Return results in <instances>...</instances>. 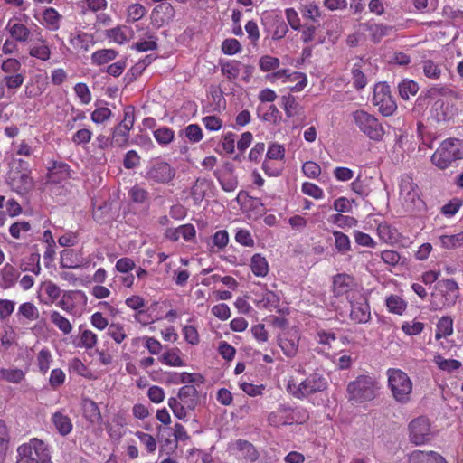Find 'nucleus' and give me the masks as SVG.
Segmentation results:
<instances>
[{"label": "nucleus", "instance_id": "1", "mask_svg": "<svg viewBox=\"0 0 463 463\" xmlns=\"http://www.w3.org/2000/svg\"><path fill=\"white\" fill-rule=\"evenodd\" d=\"M463 159V140L447 138L431 156V162L438 168L444 170Z\"/></svg>", "mask_w": 463, "mask_h": 463}, {"label": "nucleus", "instance_id": "2", "mask_svg": "<svg viewBox=\"0 0 463 463\" xmlns=\"http://www.w3.org/2000/svg\"><path fill=\"white\" fill-rule=\"evenodd\" d=\"M16 463H52L50 448L43 440L33 438L18 447Z\"/></svg>", "mask_w": 463, "mask_h": 463}, {"label": "nucleus", "instance_id": "3", "mask_svg": "<svg viewBox=\"0 0 463 463\" xmlns=\"http://www.w3.org/2000/svg\"><path fill=\"white\" fill-rule=\"evenodd\" d=\"M377 389V383L371 376L359 375L347 385L348 401L354 403L372 401L376 397Z\"/></svg>", "mask_w": 463, "mask_h": 463}, {"label": "nucleus", "instance_id": "4", "mask_svg": "<svg viewBox=\"0 0 463 463\" xmlns=\"http://www.w3.org/2000/svg\"><path fill=\"white\" fill-rule=\"evenodd\" d=\"M8 183L19 194L29 192L33 187V180L30 176L29 164L19 158H12L10 171L8 173Z\"/></svg>", "mask_w": 463, "mask_h": 463}, {"label": "nucleus", "instance_id": "5", "mask_svg": "<svg viewBox=\"0 0 463 463\" xmlns=\"http://www.w3.org/2000/svg\"><path fill=\"white\" fill-rule=\"evenodd\" d=\"M387 376L388 387L393 399L401 404L408 403L412 392V382L407 373L400 369L390 368Z\"/></svg>", "mask_w": 463, "mask_h": 463}, {"label": "nucleus", "instance_id": "6", "mask_svg": "<svg viewBox=\"0 0 463 463\" xmlns=\"http://www.w3.org/2000/svg\"><path fill=\"white\" fill-rule=\"evenodd\" d=\"M198 403V392L193 385H184L179 389L177 398L168 399V406L179 420L187 416L188 411H194Z\"/></svg>", "mask_w": 463, "mask_h": 463}, {"label": "nucleus", "instance_id": "7", "mask_svg": "<svg viewBox=\"0 0 463 463\" xmlns=\"http://www.w3.org/2000/svg\"><path fill=\"white\" fill-rule=\"evenodd\" d=\"M352 117L355 126L370 139L374 141L382 140L384 129L373 115L363 109H358L352 113Z\"/></svg>", "mask_w": 463, "mask_h": 463}, {"label": "nucleus", "instance_id": "8", "mask_svg": "<svg viewBox=\"0 0 463 463\" xmlns=\"http://www.w3.org/2000/svg\"><path fill=\"white\" fill-rule=\"evenodd\" d=\"M175 176V169L167 162L156 159L146 167L145 178L156 184H169Z\"/></svg>", "mask_w": 463, "mask_h": 463}, {"label": "nucleus", "instance_id": "9", "mask_svg": "<svg viewBox=\"0 0 463 463\" xmlns=\"http://www.w3.org/2000/svg\"><path fill=\"white\" fill-rule=\"evenodd\" d=\"M373 104L378 108L383 116H391L397 109L396 102L391 94L390 86L385 82H379L374 86Z\"/></svg>", "mask_w": 463, "mask_h": 463}, {"label": "nucleus", "instance_id": "10", "mask_svg": "<svg viewBox=\"0 0 463 463\" xmlns=\"http://www.w3.org/2000/svg\"><path fill=\"white\" fill-rule=\"evenodd\" d=\"M400 200L407 213L420 209L422 201L419 196L418 186L410 177L402 178L400 184Z\"/></svg>", "mask_w": 463, "mask_h": 463}, {"label": "nucleus", "instance_id": "11", "mask_svg": "<svg viewBox=\"0 0 463 463\" xmlns=\"http://www.w3.org/2000/svg\"><path fill=\"white\" fill-rule=\"evenodd\" d=\"M433 438L430 420L425 416H420L412 420L409 424L410 441L416 446L430 442Z\"/></svg>", "mask_w": 463, "mask_h": 463}, {"label": "nucleus", "instance_id": "12", "mask_svg": "<svg viewBox=\"0 0 463 463\" xmlns=\"http://www.w3.org/2000/svg\"><path fill=\"white\" fill-rule=\"evenodd\" d=\"M326 387V379L322 374L314 373L299 383L298 387L292 392V395L302 399L315 392H322Z\"/></svg>", "mask_w": 463, "mask_h": 463}, {"label": "nucleus", "instance_id": "13", "mask_svg": "<svg viewBox=\"0 0 463 463\" xmlns=\"http://www.w3.org/2000/svg\"><path fill=\"white\" fill-rule=\"evenodd\" d=\"M86 295L81 290H67L61 293V296L59 301L56 303V306L68 314L72 315L75 313L76 301H86Z\"/></svg>", "mask_w": 463, "mask_h": 463}, {"label": "nucleus", "instance_id": "14", "mask_svg": "<svg viewBox=\"0 0 463 463\" xmlns=\"http://www.w3.org/2000/svg\"><path fill=\"white\" fill-rule=\"evenodd\" d=\"M80 250L66 249L61 251L60 265L63 269H79L85 265Z\"/></svg>", "mask_w": 463, "mask_h": 463}, {"label": "nucleus", "instance_id": "15", "mask_svg": "<svg viewBox=\"0 0 463 463\" xmlns=\"http://www.w3.org/2000/svg\"><path fill=\"white\" fill-rule=\"evenodd\" d=\"M356 286L353 276L346 273H339L333 277L332 289L335 296H343L351 291Z\"/></svg>", "mask_w": 463, "mask_h": 463}, {"label": "nucleus", "instance_id": "16", "mask_svg": "<svg viewBox=\"0 0 463 463\" xmlns=\"http://www.w3.org/2000/svg\"><path fill=\"white\" fill-rule=\"evenodd\" d=\"M350 318L356 323H367L370 320V307L364 297L356 302H351Z\"/></svg>", "mask_w": 463, "mask_h": 463}, {"label": "nucleus", "instance_id": "17", "mask_svg": "<svg viewBox=\"0 0 463 463\" xmlns=\"http://www.w3.org/2000/svg\"><path fill=\"white\" fill-rule=\"evenodd\" d=\"M69 43L78 52H86L94 45L95 41L92 34L77 32L71 33Z\"/></svg>", "mask_w": 463, "mask_h": 463}, {"label": "nucleus", "instance_id": "18", "mask_svg": "<svg viewBox=\"0 0 463 463\" xmlns=\"http://www.w3.org/2000/svg\"><path fill=\"white\" fill-rule=\"evenodd\" d=\"M408 463H448V461L436 451L414 450L409 455Z\"/></svg>", "mask_w": 463, "mask_h": 463}, {"label": "nucleus", "instance_id": "19", "mask_svg": "<svg viewBox=\"0 0 463 463\" xmlns=\"http://www.w3.org/2000/svg\"><path fill=\"white\" fill-rule=\"evenodd\" d=\"M196 231L193 224H184L177 228H168L165 232L166 239L171 241H177L180 238L189 241L195 237Z\"/></svg>", "mask_w": 463, "mask_h": 463}, {"label": "nucleus", "instance_id": "20", "mask_svg": "<svg viewBox=\"0 0 463 463\" xmlns=\"http://www.w3.org/2000/svg\"><path fill=\"white\" fill-rule=\"evenodd\" d=\"M431 111L437 121L449 120L455 115V109L449 101L438 99L432 105Z\"/></svg>", "mask_w": 463, "mask_h": 463}, {"label": "nucleus", "instance_id": "21", "mask_svg": "<svg viewBox=\"0 0 463 463\" xmlns=\"http://www.w3.org/2000/svg\"><path fill=\"white\" fill-rule=\"evenodd\" d=\"M232 449L237 451V456L239 458H244L247 461L254 462L259 458V453L254 446L247 440H236L232 445Z\"/></svg>", "mask_w": 463, "mask_h": 463}, {"label": "nucleus", "instance_id": "22", "mask_svg": "<svg viewBox=\"0 0 463 463\" xmlns=\"http://www.w3.org/2000/svg\"><path fill=\"white\" fill-rule=\"evenodd\" d=\"M51 421L58 433L61 436H67L72 430V421L63 411H55L51 417Z\"/></svg>", "mask_w": 463, "mask_h": 463}, {"label": "nucleus", "instance_id": "23", "mask_svg": "<svg viewBox=\"0 0 463 463\" xmlns=\"http://www.w3.org/2000/svg\"><path fill=\"white\" fill-rule=\"evenodd\" d=\"M106 37L118 44H125L133 38V30L127 25H118L106 31Z\"/></svg>", "mask_w": 463, "mask_h": 463}, {"label": "nucleus", "instance_id": "24", "mask_svg": "<svg viewBox=\"0 0 463 463\" xmlns=\"http://www.w3.org/2000/svg\"><path fill=\"white\" fill-rule=\"evenodd\" d=\"M15 316L24 324L37 320L40 317V312L33 302H24L18 307Z\"/></svg>", "mask_w": 463, "mask_h": 463}, {"label": "nucleus", "instance_id": "25", "mask_svg": "<svg viewBox=\"0 0 463 463\" xmlns=\"http://www.w3.org/2000/svg\"><path fill=\"white\" fill-rule=\"evenodd\" d=\"M5 29L8 31L11 37L16 42L26 43L30 39L31 31L25 24L22 23H14L10 20L7 23Z\"/></svg>", "mask_w": 463, "mask_h": 463}, {"label": "nucleus", "instance_id": "26", "mask_svg": "<svg viewBox=\"0 0 463 463\" xmlns=\"http://www.w3.org/2000/svg\"><path fill=\"white\" fill-rule=\"evenodd\" d=\"M174 16L175 8L169 3L157 5L152 12V18L158 24L169 23Z\"/></svg>", "mask_w": 463, "mask_h": 463}, {"label": "nucleus", "instance_id": "27", "mask_svg": "<svg viewBox=\"0 0 463 463\" xmlns=\"http://www.w3.org/2000/svg\"><path fill=\"white\" fill-rule=\"evenodd\" d=\"M126 424V419L123 415H115L106 427L109 438L115 441L120 440L125 433L124 427Z\"/></svg>", "mask_w": 463, "mask_h": 463}, {"label": "nucleus", "instance_id": "28", "mask_svg": "<svg viewBox=\"0 0 463 463\" xmlns=\"http://www.w3.org/2000/svg\"><path fill=\"white\" fill-rule=\"evenodd\" d=\"M29 55L40 61H46L51 58V49L47 41L39 38L36 43L29 47Z\"/></svg>", "mask_w": 463, "mask_h": 463}, {"label": "nucleus", "instance_id": "29", "mask_svg": "<svg viewBox=\"0 0 463 463\" xmlns=\"http://www.w3.org/2000/svg\"><path fill=\"white\" fill-rule=\"evenodd\" d=\"M80 335L78 341L74 342V345L78 348L85 350L93 349L98 343V335L90 329H83L82 326L79 327Z\"/></svg>", "mask_w": 463, "mask_h": 463}, {"label": "nucleus", "instance_id": "30", "mask_svg": "<svg viewBox=\"0 0 463 463\" xmlns=\"http://www.w3.org/2000/svg\"><path fill=\"white\" fill-rule=\"evenodd\" d=\"M1 287L5 289L13 288L18 280L20 273L11 264H5L0 271Z\"/></svg>", "mask_w": 463, "mask_h": 463}, {"label": "nucleus", "instance_id": "31", "mask_svg": "<svg viewBox=\"0 0 463 463\" xmlns=\"http://www.w3.org/2000/svg\"><path fill=\"white\" fill-rule=\"evenodd\" d=\"M26 372L17 367L0 368V378L10 383L19 384L25 380Z\"/></svg>", "mask_w": 463, "mask_h": 463}, {"label": "nucleus", "instance_id": "32", "mask_svg": "<svg viewBox=\"0 0 463 463\" xmlns=\"http://www.w3.org/2000/svg\"><path fill=\"white\" fill-rule=\"evenodd\" d=\"M7 97L14 95L21 88L24 81L23 73H15L14 75H5L2 77Z\"/></svg>", "mask_w": 463, "mask_h": 463}, {"label": "nucleus", "instance_id": "33", "mask_svg": "<svg viewBox=\"0 0 463 463\" xmlns=\"http://www.w3.org/2000/svg\"><path fill=\"white\" fill-rule=\"evenodd\" d=\"M364 27L370 33L371 40L374 43H380L381 40L387 36L392 30V26L383 24H364Z\"/></svg>", "mask_w": 463, "mask_h": 463}, {"label": "nucleus", "instance_id": "34", "mask_svg": "<svg viewBox=\"0 0 463 463\" xmlns=\"http://www.w3.org/2000/svg\"><path fill=\"white\" fill-rule=\"evenodd\" d=\"M62 16L53 7H48L43 12V24L51 31L60 28Z\"/></svg>", "mask_w": 463, "mask_h": 463}, {"label": "nucleus", "instance_id": "35", "mask_svg": "<svg viewBox=\"0 0 463 463\" xmlns=\"http://www.w3.org/2000/svg\"><path fill=\"white\" fill-rule=\"evenodd\" d=\"M252 273L257 277H265L269 273V263L265 257L260 253L254 254L250 263Z\"/></svg>", "mask_w": 463, "mask_h": 463}, {"label": "nucleus", "instance_id": "36", "mask_svg": "<svg viewBox=\"0 0 463 463\" xmlns=\"http://www.w3.org/2000/svg\"><path fill=\"white\" fill-rule=\"evenodd\" d=\"M53 362L52 352L47 348H42L36 354L35 364L42 374H46Z\"/></svg>", "mask_w": 463, "mask_h": 463}, {"label": "nucleus", "instance_id": "37", "mask_svg": "<svg viewBox=\"0 0 463 463\" xmlns=\"http://www.w3.org/2000/svg\"><path fill=\"white\" fill-rule=\"evenodd\" d=\"M453 334V319L449 316L441 317L438 323L436 328L435 338L439 340L441 338H446L450 336Z\"/></svg>", "mask_w": 463, "mask_h": 463}, {"label": "nucleus", "instance_id": "38", "mask_svg": "<svg viewBox=\"0 0 463 463\" xmlns=\"http://www.w3.org/2000/svg\"><path fill=\"white\" fill-rule=\"evenodd\" d=\"M181 351L178 348H172L165 352L159 361L166 365L174 367H181L185 365L184 360L180 356Z\"/></svg>", "mask_w": 463, "mask_h": 463}, {"label": "nucleus", "instance_id": "39", "mask_svg": "<svg viewBox=\"0 0 463 463\" xmlns=\"http://www.w3.org/2000/svg\"><path fill=\"white\" fill-rule=\"evenodd\" d=\"M50 320L63 335L71 333L73 328L71 323L59 311H52L50 313Z\"/></svg>", "mask_w": 463, "mask_h": 463}, {"label": "nucleus", "instance_id": "40", "mask_svg": "<svg viewBox=\"0 0 463 463\" xmlns=\"http://www.w3.org/2000/svg\"><path fill=\"white\" fill-rule=\"evenodd\" d=\"M70 175V167L67 164L60 163L54 165L52 168L49 170L48 179L52 183H59L65 180Z\"/></svg>", "mask_w": 463, "mask_h": 463}, {"label": "nucleus", "instance_id": "41", "mask_svg": "<svg viewBox=\"0 0 463 463\" xmlns=\"http://www.w3.org/2000/svg\"><path fill=\"white\" fill-rule=\"evenodd\" d=\"M398 90L400 97L404 100H408L411 96L416 95L419 90V85L412 80L404 79L398 84Z\"/></svg>", "mask_w": 463, "mask_h": 463}, {"label": "nucleus", "instance_id": "42", "mask_svg": "<svg viewBox=\"0 0 463 463\" xmlns=\"http://www.w3.org/2000/svg\"><path fill=\"white\" fill-rule=\"evenodd\" d=\"M117 55L118 52L113 49H102L91 54V61L96 65H103L113 61Z\"/></svg>", "mask_w": 463, "mask_h": 463}, {"label": "nucleus", "instance_id": "43", "mask_svg": "<svg viewBox=\"0 0 463 463\" xmlns=\"http://www.w3.org/2000/svg\"><path fill=\"white\" fill-rule=\"evenodd\" d=\"M242 64L236 60L228 61L221 63V71L229 80L238 78Z\"/></svg>", "mask_w": 463, "mask_h": 463}, {"label": "nucleus", "instance_id": "44", "mask_svg": "<svg viewBox=\"0 0 463 463\" xmlns=\"http://www.w3.org/2000/svg\"><path fill=\"white\" fill-rule=\"evenodd\" d=\"M288 419L289 411L286 406L279 407L277 411L271 412L269 416V423L276 427L287 425Z\"/></svg>", "mask_w": 463, "mask_h": 463}, {"label": "nucleus", "instance_id": "45", "mask_svg": "<svg viewBox=\"0 0 463 463\" xmlns=\"http://www.w3.org/2000/svg\"><path fill=\"white\" fill-rule=\"evenodd\" d=\"M421 69L425 77L431 80H439L442 74L439 65L430 59L421 61Z\"/></svg>", "mask_w": 463, "mask_h": 463}, {"label": "nucleus", "instance_id": "46", "mask_svg": "<svg viewBox=\"0 0 463 463\" xmlns=\"http://www.w3.org/2000/svg\"><path fill=\"white\" fill-rule=\"evenodd\" d=\"M230 237L226 230L217 231L213 236L211 251L216 252L223 250L228 245Z\"/></svg>", "mask_w": 463, "mask_h": 463}, {"label": "nucleus", "instance_id": "47", "mask_svg": "<svg viewBox=\"0 0 463 463\" xmlns=\"http://www.w3.org/2000/svg\"><path fill=\"white\" fill-rule=\"evenodd\" d=\"M156 37L151 32H146L145 38L137 42L133 48L138 52L153 51L157 48Z\"/></svg>", "mask_w": 463, "mask_h": 463}, {"label": "nucleus", "instance_id": "48", "mask_svg": "<svg viewBox=\"0 0 463 463\" xmlns=\"http://www.w3.org/2000/svg\"><path fill=\"white\" fill-rule=\"evenodd\" d=\"M129 132V129H125L120 125L116 126L112 133V144L119 147L126 146L128 143Z\"/></svg>", "mask_w": 463, "mask_h": 463}, {"label": "nucleus", "instance_id": "49", "mask_svg": "<svg viewBox=\"0 0 463 463\" xmlns=\"http://www.w3.org/2000/svg\"><path fill=\"white\" fill-rule=\"evenodd\" d=\"M335 238V247L341 254H345L351 250V241L349 237L342 232H333Z\"/></svg>", "mask_w": 463, "mask_h": 463}, {"label": "nucleus", "instance_id": "50", "mask_svg": "<svg viewBox=\"0 0 463 463\" xmlns=\"http://www.w3.org/2000/svg\"><path fill=\"white\" fill-rule=\"evenodd\" d=\"M439 241L441 246L448 250L463 247V232L453 235H442Z\"/></svg>", "mask_w": 463, "mask_h": 463}, {"label": "nucleus", "instance_id": "51", "mask_svg": "<svg viewBox=\"0 0 463 463\" xmlns=\"http://www.w3.org/2000/svg\"><path fill=\"white\" fill-rule=\"evenodd\" d=\"M108 335L116 344H121L128 336L125 326L121 323H111L108 327Z\"/></svg>", "mask_w": 463, "mask_h": 463}, {"label": "nucleus", "instance_id": "52", "mask_svg": "<svg viewBox=\"0 0 463 463\" xmlns=\"http://www.w3.org/2000/svg\"><path fill=\"white\" fill-rule=\"evenodd\" d=\"M388 310L392 313L402 315L406 309V302L397 295H391L386 299Z\"/></svg>", "mask_w": 463, "mask_h": 463}, {"label": "nucleus", "instance_id": "53", "mask_svg": "<svg viewBox=\"0 0 463 463\" xmlns=\"http://www.w3.org/2000/svg\"><path fill=\"white\" fill-rule=\"evenodd\" d=\"M43 290L47 296V299L44 300L45 304L54 303L61 296V288L52 281H47L43 284Z\"/></svg>", "mask_w": 463, "mask_h": 463}, {"label": "nucleus", "instance_id": "54", "mask_svg": "<svg viewBox=\"0 0 463 463\" xmlns=\"http://www.w3.org/2000/svg\"><path fill=\"white\" fill-rule=\"evenodd\" d=\"M154 137L161 146L170 144L175 137V132L170 128L162 127L154 131Z\"/></svg>", "mask_w": 463, "mask_h": 463}, {"label": "nucleus", "instance_id": "55", "mask_svg": "<svg viewBox=\"0 0 463 463\" xmlns=\"http://www.w3.org/2000/svg\"><path fill=\"white\" fill-rule=\"evenodd\" d=\"M214 175L218 179L222 188L225 192H233L238 186V181L232 174H223L220 175L217 172L214 173Z\"/></svg>", "mask_w": 463, "mask_h": 463}, {"label": "nucleus", "instance_id": "56", "mask_svg": "<svg viewBox=\"0 0 463 463\" xmlns=\"http://www.w3.org/2000/svg\"><path fill=\"white\" fill-rule=\"evenodd\" d=\"M176 380H174L175 383H195L197 385L204 383V378L200 373H175Z\"/></svg>", "mask_w": 463, "mask_h": 463}, {"label": "nucleus", "instance_id": "57", "mask_svg": "<svg viewBox=\"0 0 463 463\" xmlns=\"http://www.w3.org/2000/svg\"><path fill=\"white\" fill-rule=\"evenodd\" d=\"M146 10L141 4H131L127 10V22L135 23L139 21L146 14Z\"/></svg>", "mask_w": 463, "mask_h": 463}, {"label": "nucleus", "instance_id": "58", "mask_svg": "<svg viewBox=\"0 0 463 463\" xmlns=\"http://www.w3.org/2000/svg\"><path fill=\"white\" fill-rule=\"evenodd\" d=\"M439 284H442L446 289L447 295H445L446 298L451 299V303L454 304L456 299L458 298V285L453 279H448L442 281H439Z\"/></svg>", "mask_w": 463, "mask_h": 463}, {"label": "nucleus", "instance_id": "59", "mask_svg": "<svg viewBox=\"0 0 463 463\" xmlns=\"http://www.w3.org/2000/svg\"><path fill=\"white\" fill-rule=\"evenodd\" d=\"M434 361L439 369L449 373L458 370L461 366V363L459 361L455 359H445L441 355H437Z\"/></svg>", "mask_w": 463, "mask_h": 463}, {"label": "nucleus", "instance_id": "60", "mask_svg": "<svg viewBox=\"0 0 463 463\" xmlns=\"http://www.w3.org/2000/svg\"><path fill=\"white\" fill-rule=\"evenodd\" d=\"M21 66L22 64L19 60L7 58L3 60L0 68L5 75H14L15 73H19L18 71L21 69Z\"/></svg>", "mask_w": 463, "mask_h": 463}, {"label": "nucleus", "instance_id": "61", "mask_svg": "<svg viewBox=\"0 0 463 463\" xmlns=\"http://www.w3.org/2000/svg\"><path fill=\"white\" fill-rule=\"evenodd\" d=\"M328 221L340 228H351L357 223V221L354 217L343 215L341 213L331 215Z\"/></svg>", "mask_w": 463, "mask_h": 463}, {"label": "nucleus", "instance_id": "62", "mask_svg": "<svg viewBox=\"0 0 463 463\" xmlns=\"http://www.w3.org/2000/svg\"><path fill=\"white\" fill-rule=\"evenodd\" d=\"M74 91L81 104L88 105L91 101L92 96L87 84L82 82L77 83L74 86Z\"/></svg>", "mask_w": 463, "mask_h": 463}, {"label": "nucleus", "instance_id": "63", "mask_svg": "<svg viewBox=\"0 0 463 463\" xmlns=\"http://www.w3.org/2000/svg\"><path fill=\"white\" fill-rule=\"evenodd\" d=\"M425 327V325L422 322L411 321V322H404L402 325V331L407 335H420Z\"/></svg>", "mask_w": 463, "mask_h": 463}, {"label": "nucleus", "instance_id": "64", "mask_svg": "<svg viewBox=\"0 0 463 463\" xmlns=\"http://www.w3.org/2000/svg\"><path fill=\"white\" fill-rule=\"evenodd\" d=\"M222 51L224 54L233 55L241 51V45L237 39H225L222 43Z\"/></svg>", "mask_w": 463, "mask_h": 463}]
</instances>
